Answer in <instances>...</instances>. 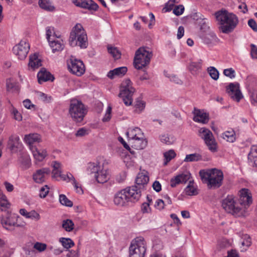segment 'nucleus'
Masks as SVG:
<instances>
[{
	"label": "nucleus",
	"instance_id": "1",
	"mask_svg": "<svg viewBox=\"0 0 257 257\" xmlns=\"http://www.w3.org/2000/svg\"><path fill=\"white\" fill-rule=\"evenodd\" d=\"M215 17L219 24V29L225 34L232 32L238 23L237 16L226 10H221L215 13Z\"/></svg>",
	"mask_w": 257,
	"mask_h": 257
},
{
	"label": "nucleus",
	"instance_id": "2",
	"mask_svg": "<svg viewBox=\"0 0 257 257\" xmlns=\"http://www.w3.org/2000/svg\"><path fill=\"white\" fill-rule=\"evenodd\" d=\"M141 197L140 191L136 187H128L117 192L114 198L115 204L123 206L128 202H136Z\"/></svg>",
	"mask_w": 257,
	"mask_h": 257
},
{
	"label": "nucleus",
	"instance_id": "3",
	"mask_svg": "<svg viewBox=\"0 0 257 257\" xmlns=\"http://www.w3.org/2000/svg\"><path fill=\"white\" fill-rule=\"evenodd\" d=\"M199 175L202 180L206 182L209 188L216 189L222 184L223 174L220 170L215 168L201 170Z\"/></svg>",
	"mask_w": 257,
	"mask_h": 257
},
{
	"label": "nucleus",
	"instance_id": "4",
	"mask_svg": "<svg viewBox=\"0 0 257 257\" xmlns=\"http://www.w3.org/2000/svg\"><path fill=\"white\" fill-rule=\"evenodd\" d=\"M69 42L72 47L79 46L82 49L87 47V35L81 24H77L73 28L70 34Z\"/></svg>",
	"mask_w": 257,
	"mask_h": 257
},
{
	"label": "nucleus",
	"instance_id": "5",
	"mask_svg": "<svg viewBox=\"0 0 257 257\" xmlns=\"http://www.w3.org/2000/svg\"><path fill=\"white\" fill-rule=\"evenodd\" d=\"M87 112V107L81 101L75 98L70 99L69 113L74 121L81 122L83 120Z\"/></svg>",
	"mask_w": 257,
	"mask_h": 257
},
{
	"label": "nucleus",
	"instance_id": "6",
	"mask_svg": "<svg viewBox=\"0 0 257 257\" xmlns=\"http://www.w3.org/2000/svg\"><path fill=\"white\" fill-rule=\"evenodd\" d=\"M222 206L227 213L236 217H245L247 215L245 208L239 206L233 196L228 195L224 199L222 202Z\"/></svg>",
	"mask_w": 257,
	"mask_h": 257
},
{
	"label": "nucleus",
	"instance_id": "7",
	"mask_svg": "<svg viewBox=\"0 0 257 257\" xmlns=\"http://www.w3.org/2000/svg\"><path fill=\"white\" fill-rule=\"evenodd\" d=\"M147 249V242L144 238L139 236L133 239L130 246V257H144Z\"/></svg>",
	"mask_w": 257,
	"mask_h": 257
},
{
	"label": "nucleus",
	"instance_id": "8",
	"mask_svg": "<svg viewBox=\"0 0 257 257\" xmlns=\"http://www.w3.org/2000/svg\"><path fill=\"white\" fill-rule=\"evenodd\" d=\"M152 57L151 52L146 50L144 48H140L135 53L134 65L137 69H141L149 65Z\"/></svg>",
	"mask_w": 257,
	"mask_h": 257
},
{
	"label": "nucleus",
	"instance_id": "9",
	"mask_svg": "<svg viewBox=\"0 0 257 257\" xmlns=\"http://www.w3.org/2000/svg\"><path fill=\"white\" fill-rule=\"evenodd\" d=\"M136 89L132 86V81H122L120 86L119 96L121 97L126 106L131 105L133 102V95Z\"/></svg>",
	"mask_w": 257,
	"mask_h": 257
},
{
	"label": "nucleus",
	"instance_id": "10",
	"mask_svg": "<svg viewBox=\"0 0 257 257\" xmlns=\"http://www.w3.org/2000/svg\"><path fill=\"white\" fill-rule=\"evenodd\" d=\"M199 133L209 150L212 152H216L217 145L212 132L209 129L202 127L199 130Z\"/></svg>",
	"mask_w": 257,
	"mask_h": 257
},
{
	"label": "nucleus",
	"instance_id": "11",
	"mask_svg": "<svg viewBox=\"0 0 257 257\" xmlns=\"http://www.w3.org/2000/svg\"><path fill=\"white\" fill-rule=\"evenodd\" d=\"M68 68L73 74L80 76L84 74L85 71L84 63L80 60L77 59L73 56L67 60Z\"/></svg>",
	"mask_w": 257,
	"mask_h": 257
},
{
	"label": "nucleus",
	"instance_id": "12",
	"mask_svg": "<svg viewBox=\"0 0 257 257\" xmlns=\"http://www.w3.org/2000/svg\"><path fill=\"white\" fill-rule=\"evenodd\" d=\"M30 49V45L26 40H21L20 42L13 48L14 53L19 59L26 58Z\"/></svg>",
	"mask_w": 257,
	"mask_h": 257
},
{
	"label": "nucleus",
	"instance_id": "13",
	"mask_svg": "<svg viewBox=\"0 0 257 257\" xmlns=\"http://www.w3.org/2000/svg\"><path fill=\"white\" fill-rule=\"evenodd\" d=\"M239 202V206L245 208L247 212V208L252 202L251 194L247 189H242L240 191Z\"/></svg>",
	"mask_w": 257,
	"mask_h": 257
},
{
	"label": "nucleus",
	"instance_id": "14",
	"mask_svg": "<svg viewBox=\"0 0 257 257\" xmlns=\"http://www.w3.org/2000/svg\"><path fill=\"white\" fill-rule=\"evenodd\" d=\"M227 91L229 96L236 102H239L243 97L237 83H230L227 88Z\"/></svg>",
	"mask_w": 257,
	"mask_h": 257
},
{
	"label": "nucleus",
	"instance_id": "15",
	"mask_svg": "<svg viewBox=\"0 0 257 257\" xmlns=\"http://www.w3.org/2000/svg\"><path fill=\"white\" fill-rule=\"evenodd\" d=\"M149 181V177L147 172H142L138 174L136 179V185L132 187H136L137 190L140 191L141 196L142 191L144 189Z\"/></svg>",
	"mask_w": 257,
	"mask_h": 257
},
{
	"label": "nucleus",
	"instance_id": "16",
	"mask_svg": "<svg viewBox=\"0 0 257 257\" xmlns=\"http://www.w3.org/2000/svg\"><path fill=\"white\" fill-rule=\"evenodd\" d=\"M24 141L28 145L30 149L31 150L36 148V147L34 146L35 143H39L42 142V137L38 133H31L25 136Z\"/></svg>",
	"mask_w": 257,
	"mask_h": 257
},
{
	"label": "nucleus",
	"instance_id": "17",
	"mask_svg": "<svg viewBox=\"0 0 257 257\" xmlns=\"http://www.w3.org/2000/svg\"><path fill=\"white\" fill-rule=\"evenodd\" d=\"M50 170L48 168H43L37 170L33 175L34 181L37 183H42L44 182L47 177L50 173Z\"/></svg>",
	"mask_w": 257,
	"mask_h": 257
},
{
	"label": "nucleus",
	"instance_id": "18",
	"mask_svg": "<svg viewBox=\"0 0 257 257\" xmlns=\"http://www.w3.org/2000/svg\"><path fill=\"white\" fill-rule=\"evenodd\" d=\"M72 1L76 6L89 10L96 11L98 8L97 4L92 0H72Z\"/></svg>",
	"mask_w": 257,
	"mask_h": 257
},
{
	"label": "nucleus",
	"instance_id": "19",
	"mask_svg": "<svg viewBox=\"0 0 257 257\" xmlns=\"http://www.w3.org/2000/svg\"><path fill=\"white\" fill-rule=\"evenodd\" d=\"M193 113L194 114L193 119L195 122L206 123L209 120L208 114L203 110L194 108Z\"/></svg>",
	"mask_w": 257,
	"mask_h": 257
},
{
	"label": "nucleus",
	"instance_id": "20",
	"mask_svg": "<svg viewBox=\"0 0 257 257\" xmlns=\"http://www.w3.org/2000/svg\"><path fill=\"white\" fill-rule=\"evenodd\" d=\"M190 176L191 174L188 172L178 175L171 179L170 186L175 187L179 184L185 183L189 180Z\"/></svg>",
	"mask_w": 257,
	"mask_h": 257
},
{
	"label": "nucleus",
	"instance_id": "21",
	"mask_svg": "<svg viewBox=\"0 0 257 257\" xmlns=\"http://www.w3.org/2000/svg\"><path fill=\"white\" fill-rule=\"evenodd\" d=\"M128 142L133 148L137 150L143 149L147 145V141L144 138V137L135 139H128Z\"/></svg>",
	"mask_w": 257,
	"mask_h": 257
},
{
	"label": "nucleus",
	"instance_id": "22",
	"mask_svg": "<svg viewBox=\"0 0 257 257\" xmlns=\"http://www.w3.org/2000/svg\"><path fill=\"white\" fill-rule=\"evenodd\" d=\"M98 183H104L107 182L109 179V173L107 169H105L101 167L94 176Z\"/></svg>",
	"mask_w": 257,
	"mask_h": 257
},
{
	"label": "nucleus",
	"instance_id": "23",
	"mask_svg": "<svg viewBox=\"0 0 257 257\" xmlns=\"http://www.w3.org/2000/svg\"><path fill=\"white\" fill-rule=\"evenodd\" d=\"M127 69L126 67H120L110 70L107 73V77L111 79L115 78L116 77H121L127 72Z\"/></svg>",
	"mask_w": 257,
	"mask_h": 257
},
{
	"label": "nucleus",
	"instance_id": "24",
	"mask_svg": "<svg viewBox=\"0 0 257 257\" xmlns=\"http://www.w3.org/2000/svg\"><path fill=\"white\" fill-rule=\"evenodd\" d=\"M201 38L206 44H214L217 41V37L214 33L211 31H209L207 33H201Z\"/></svg>",
	"mask_w": 257,
	"mask_h": 257
},
{
	"label": "nucleus",
	"instance_id": "25",
	"mask_svg": "<svg viewBox=\"0 0 257 257\" xmlns=\"http://www.w3.org/2000/svg\"><path fill=\"white\" fill-rule=\"evenodd\" d=\"M126 135L128 139H135L140 137H144V135L142 130L138 127H130L127 130Z\"/></svg>",
	"mask_w": 257,
	"mask_h": 257
},
{
	"label": "nucleus",
	"instance_id": "26",
	"mask_svg": "<svg viewBox=\"0 0 257 257\" xmlns=\"http://www.w3.org/2000/svg\"><path fill=\"white\" fill-rule=\"evenodd\" d=\"M35 159L38 162H42L47 156L46 149L38 150L36 147L31 150Z\"/></svg>",
	"mask_w": 257,
	"mask_h": 257
},
{
	"label": "nucleus",
	"instance_id": "27",
	"mask_svg": "<svg viewBox=\"0 0 257 257\" xmlns=\"http://www.w3.org/2000/svg\"><path fill=\"white\" fill-rule=\"evenodd\" d=\"M38 80H54V76L45 68H42L37 74Z\"/></svg>",
	"mask_w": 257,
	"mask_h": 257
},
{
	"label": "nucleus",
	"instance_id": "28",
	"mask_svg": "<svg viewBox=\"0 0 257 257\" xmlns=\"http://www.w3.org/2000/svg\"><path fill=\"white\" fill-rule=\"evenodd\" d=\"M19 213L27 218L36 220H39L40 219V214L34 210L28 212L25 209L22 208L20 210Z\"/></svg>",
	"mask_w": 257,
	"mask_h": 257
},
{
	"label": "nucleus",
	"instance_id": "29",
	"mask_svg": "<svg viewBox=\"0 0 257 257\" xmlns=\"http://www.w3.org/2000/svg\"><path fill=\"white\" fill-rule=\"evenodd\" d=\"M41 60L38 58V54L35 53L30 56L28 64L29 68L34 70L41 66Z\"/></svg>",
	"mask_w": 257,
	"mask_h": 257
},
{
	"label": "nucleus",
	"instance_id": "30",
	"mask_svg": "<svg viewBox=\"0 0 257 257\" xmlns=\"http://www.w3.org/2000/svg\"><path fill=\"white\" fill-rule=\"evenodd\" d=\"M17 216L15 215H10L6 218H3L1 219V223L2 225L4 226H6L5 227L7 228V226H20V225L18 224L16 222V218Z\"/></svg>",
	"mask_w": 257,
	"mask_h": 257
},
{
	"label": "nucleus",
	"instance_id": "31",
	"mask_svg": "<svg viewBox=\"0 0 257 257\" xmlns=\"http://www.w3.org/2000/svg\"><path fill=\"white\" fill-rule=\"evenodd\" d=\"M248 158L252 166L257 167V145L251 147Z\"/></svg>",
	"mask_w": 257,
	"mask_h": 257
},
{
	"label": "nucleus",
	"instance_id": "32",
	"mask_svg": "<svg viewBox=\"0 0 257 257\" xmlns=\"http://www.w3.org/2000/svg\"><path fill=\"white\" fill-rule=\"evenodd\" d=\"M49 43L53 52L61 51L64 48V44L62 40H58L56 39H54L50 41Z\"/></svg>",
	"mask_w": 257,
	"mask_h": 257
},
{
	"label": "nucleus",
	"instance_id": "33",
	"mask_svg": "<svg viewBox=\"0 0 257 257\" xmlns=\"http://www.w3.org/2000/svg\"><path fill=\"white\" fill-rule=\"evenodd\" d=\"M101 166H100L99 163H89L87 164L86 171L89 174H94L95 176L96 174L99 171Z\"/></svg>",
	"mask_w": 257,
	"mask_h": 257
},
{
	"label": "nucleus",
	"instance_id": "34",
	"mask_svg": "<svg viewBox=\"0 0 257 257\" xmlns=\"http://www.w3.org/2000/svg\"><path fill=\"white\" fill-rule=\"evenodd\" d=\"M52 166L53 167L52 177L57 178L59 176H60L61 173V164L57 161H53L52 163Z\"/></svg>",
	"mask_w": 257,
	"mask_h": 257
},
{
	"label": "nucleus",
	"instance_id": "35",
	"mask_svg": "<svg viewBox=\"0 0 257 257\" xmlns=\"http://www.w3.org/2000/svg\"><path fill=\"white\" fill-rule=\"evenodd\" d=\"M64 248L68 250L74 245V241L70 238L61 237L59 240Z\"/></svg>",
	"mask_w": 257,
	"mask_h": 257
},
{
	"label": "nucleus",
	"instance_id": "36",
	"mask_svg": "<svg viewBox=\"0 0 257 257\" xmlns=\"http://www.w3.org/2000/svg\"><path fill=\"white\" fill-rule=\"evenodd\" d=\"M230 245L229 241L224 238L218 241L216 245V248L215 250V253H217L220 251L222 249H224Z\"/></svg>",
	"mask_w": 257,
	"mask_h": 257
},
{
	"label": "nucleus",
	"instance_id": "37",
	"mask_svg": "<svg viewBox=\"0 0 257 257\" xmlns=\"http://www.w3.org/2000/svg\"><path fill=\"white\" fill-rule=\"evenodd\" d=\"M39 5L41 8L47 11H52L54 10V7L52 5L50 0H39Z\"/></svg>",
	"mask_w": 257,
	"mask_h": 257
},
{
	"label": "nucleus",
	"instance_id": "38",
	"mask_svg": "<svg viewBox=\"0 0 257 257\" xmlns=\"http://www.w3.org/2000/svg\"><path fill=\"white\" fill-rule=\"evenodd\" d=\"M10 207V204L5 195L0 190V211H5Z\"/></svg>",
	"mask_w": 257,
	"mask_h": 257
},
{
	"label": "nucleus",
	"instance_id": "39",
	"mask_svg": "<svg viewBox=\"0 0 257 257\" xmlns=\"http://www.w3.org/2000/svg\"><path fill=\"white\" fill-rule=\"evenodd\" d=\"M19 140V137L16 136H12L9 138L8 146L12 150L18 147Z\"/></svg>",
	"mask_w": 257,
	"mask_h": 257
},
{
	"label": "nucleus",
	"instance_id": "40",
	"mask_svg": "<svg viewBox=\"0 0 257 257\" xmlns=\"http://www.w3.org/2000/svg\"><path fill=\"white\" fill-rule=\"evenodd\" d=\"M202 160V156L198 153L187 155L184 160L185 162H197Z\"/></svg>",
	"mask_w": 257,
	"mask_h": 257
},
{
	"label": "nucleus",
	"instance_id": "41",
	"mask_svg": "<svg viewBox=\"0 0 257 257\" xmlns=\"http://www.w3.org/2000/svg\"><path fill=\"white\" fill-rule=\"evenodd\" d=\"M223 139L229 142H233L235 140V133L233 130L226 131L222 135Z\"/></svg>",
	"mask_w": 257,
	"mask_h": 257
},
{
	"label": "nucleus",
	"instance_id": "42",
	"mask_svg": "<svg viewBox=\"0 0 257 257\" xmlns=\"http://www.w3.org/2000/svg\"><path fill=\"white\" fill-rule=\"evenodd\" d=\"M19 161L25 169L28 168L30 166V158L29 156L26 154L22 155L19 158Z\"/></svg>",
	"mask_w": 257,
	"mask_h": 257
},
{
	"label": "nucleus",
	"instance_id": "43",
	"mask_svg": "<svg viewBox=\"0 0 257 257\" xmlns=\"http://www.w3.org/2000/svg\"><path fill=\"white\" fill-rule=\"evenodd\" d=\"M46 37L47 40L49 42L54 39L58 38L59 37L55 34L53 27H48L46 28Z\"/></svg>",
	"mask_w": 257,
	"mask_h": 257
},
{
	"label": "nucleus",
	"instance_id": "44",
	"mask_svg": "<svg viewBox=\"0 0 257 257\" xmlns=\"http://www.w3.org/2000/svg\"><path fill=\"white\" fill-rule=\"evenodd\" d=\"M186 194L188 195H195L197 194L196 188L193 185V182L189 181V183L185 189Z\"/></svg>",
	"mask_w": 257,
	"mask_h": 257
},
{
	"label": "nucleus",
	"instance_id": "45",
	"mask_svg": "<svg viewBox=\"0 0 257 257\" xmlns=\"http://www.w3.org/2000/svg\"><path fill=\"white\" fill-rule=\"evenodd\" d=\"M62 227L68 232L71 231L74 229V223L71 219H66L63 221Z\"/></svg>",
	"mask_w": 257,
	"mask_h": 257
},
{
	"label": "nucleus",
	"instance_id": "46",
	"mask_svg": "<svg viewBox=\"0 0 257 257\" xmlns=\"http://www.w3.org/2000/svg\"><path fill=\"white\" fill-rule=\"evenodd\" d=\"M107 50L108 52L115 59H118L120 58L121 53L116 47L108 46L107 47Z\"/></svg>",
	"mask_w": 257,
	"mask_h": 257
},
{
	"label": "nucleus",
	"instance_id": "47",
	"mask_svg": "<svg viewBox=\"0 0 257 257\" xmlns=\"http://www.w3.org/2000/svg\"><path fill=\"white\" fill-rule=\"evenodd\" d=\"M160 140L162 143L169 145L174 143L175 139L173 137L168 135H163L160 137Z\"/></svg>",
	"mask_w": 257,
	"mask_h": 257
},
{
	"label": "nucleus",
	"instance_id": "48",
	"mask_svg": "<svg viewBox=\"0 0 257 257\" xmlns=\"http://www.w3.org/2000/svg\"><path fill=\"white\" fill-rule=\"evenodd\" d=\"M146 105L145 102L139 99H138L135 105V111L137 113H141L145 108Z\"/></svg>",
	"mask_w": 257,
	"mask_h": 257
},
{
	"label": "nucleus",
	"instance_id": "49",
	"mask_svg": "<svg viewBox=\"0 0 257 257\" xmlns=\"http://www.w3.org/2000/svg\"><path fill=\"white\" fill-rule=\"evenodd\" d=\"M59 202L62 205L68 207H71L73 206L72 202L68 199L66 195L64 194H60L59 195Z\"/></svg>",
	"mask_w": 257,
	"mask_h": 257
},
{
	"label": "nucleus",
	"instance_id": "50",
	"mask_svg": "<svg viewBox=\"0 0 257 257\" xmlns=\"http://www.w3.org/2000/svg\"><path fill=\"white\" fill-rule=\"evenodd\" d=\"M207 71L210 77L214 80H216L219 78V72L214 67H209L207 68Z\"/></svg>",
	"mask_w": 257,
	"mask_h": 257
},
{
	"label": "nucleus",
	"instance_id": "51",
	"mask_svg": "<svg viewBox=\"0 0 257 257\" xmlns=\"http://www.w3.org/2000/svg\"><path fill=\"white\" fill-rule=\"evenodd\" d=\"M200 69L201 63L199 62H191L189 66V69L193 74H196Z\"/></svg>",
	"mask_w": 257,
	"mask_h": 257
},
{
	"label": "nucleus",
	"instance_id": "52",
	"mask_svg": "<svg viewBox=\"0 0 257 257\" xmlns=\"http://www.w3.org/2000/svg\"><path fill=\"white\" fill-rule=\"evenodd\" d=\"M164 156L165 159L164 165H166L169 161H170L172 159H173L176 156V153L173 150H169L168 152H165L164 154Z\"/></svg>",
	"mask_w": 257,
	"mask_h": 257
},
{
	"label": "nucleus",
	"instance_id": "53",
	"mask_svg": "<svg viewBox=\"0 0 257 257\" xmlns=\"http://www.w3.org/2000/svg\"><path fill=\"white\" fill-rule=\"evenodd\" d=\"M68 178L72 180V183L74 186L76 191L80 194L82 193L83 190L81 186L78 182H77L74 176L72 175H70L69 177H68Z\"/></svg>",
	"mask_w": 257,
	"mask_h": 257
},
{
	"label": "nucleus",
	"instance_id": "54",
	"mask_svg": "<svg viewBox=\"0 0 257 257\" xmlns=\"http://www.w3.org/2000/svg\"><path fill=\"white\" fill-rule=\"evenodd\" d=\"M11 114L13 116V118L18 121H21L22 119V116L20 112L18 111V110L12 106L11 109Z\"/></svg>",
	"mask_w": 257,
	"mask_h": 257
},
{
	"label": "nucleus",
	"instance_id": "55",
	"mask_svg": "<svg viewBox=\"0 0 257 257\" xmlns=\"http://www.w3.org/2000/svg\"><path fill=\"white\" fill-rule=\"evenodd\" d=\"M34 248L39 252H42L46 249L47 244L44 243L37 242L34 244Z\"/></svg>",
	"mask_w": 257,
	"mask_h": 257
},
{
	"label": "nucleus",
	"instance_id": "56",
	"mask_svg": "<svg viewBox=\"0 0 257 257\" xmlns=\"http://www.w3.org/2000/svg\"><path fill=\"white\" fill-rule=\"evenodd\" d=\"M141 211L143 213H149L151 212V208L149 202H144L141 206Z\"/></svg>",
	"mask_w": 257,
	"mask_h": 257
},
{
	"label": "nucleus",
	"instance_id": "57",
	"mask_svg": "<svg viewBox=\"0 0 257 257\" xmlns=\"http://www.w3.org/2000/svg\"><path fill=\"white\" fill-rule=\"evenodd\" d=\"M49 191V188L47 185L42 187L40 190L39 196L42 198L46 197Z\"/></svg>",
	"mask_w": 257,
	"mask_h": 257
},
{
	"label": "nucleus",
	"instance_id": "58",
	"mask_svg": "<svg viewBox=\"0 0 257 257\" xmlns=\"http://www.w3.org/2000/svg\"><path fill=\"white\" fill-rule=\"evenodd\" d=\"M89 133V131L88 129H86L84 127L79 128L75 134L76 137H82L87 135Z\"/></svg>",
	"mask_w": 257,
	"mask_h": 257
},
{
	"label": "nucleus",
	"instance_id": "59",
	"mask_svg": "<svg viewBox=\"0 0 257 257\" xmlns=\"http://www.w3.org/2000/svg\"><path fill=\"white\" fill-rule=\"evenodd\" d=\"M223 74L230 79L235 77V71L232 68L225 69L223 70Z\"/></svg>",
	"mask_w": 257,
	"mask_h": 257
},
{
	"label": "nucleus",
	"instance_id": "60",
	"mask_svg": "<svg viewBox=\"0 0 257 257\" xmlns=\"http://www.w3.org/2000/svg\"><path fill=\"white\" fill-rule=\"evenodd\" d=\"M7 89L9 91H15L18 90V87L15 81H8L7 83Z\"/></svg>",
	"mask_w": 257,
	"mask_h": 257
},
{
	"label": "nucleus",
	"instance_id": "61",
	"mask_svg": "<svg viewBox=\"0 0 257 257\" xmlns=\"http://www.w3.org/2000/svg\"><path fill=\"white\" fill-rule=\"evenodd\" d=\"M154 74L151 72H147L146 71H143V74L141 75V80H147L153 78Z\"/></svg>",
	"mask_w": 257,
	"mask_h": 257
},
{
	"label": "nucleus",
	"instance_id": "62",
	"mask_svg": "<svg viewBox=\"0 0 257 257\" xmlns=\"http://www.w3.org/2000/svg\"><path fill=\"white\" fill-rule=\"evenodd\" d=\"M184 11V7L183 5H179L175 7L173 10V13L176 16L182 15Z\"/></svg>",
	"mask_w": 257,
	"mask_h": 257
},
{
	"label": "nucleus",
	"instance_id": "63",
	"mask_svg": "<svg viewBox=\"0 0 257 257\" xmlns=\"http://www.w3.org/2000/svg\"><path fill=\"white\" fill-rule=\"evenodd\" d=\"M111 107L108 106L106 109L105 114L102 119L103 122L108 121L111 118Z\"/></svg>",
	"mask_w": 257,
	"mask_h": 257
},
{
	"label": "nucleus",
	"instance_id": "64",
	"mask_svg": "<svg viewBox=\"0 0 257 257\" xmlns=\"http://www.w3.org/2000/svg\"><path fill=\"white\" fill-rule=\"evenodd\" d=\"M165 203L162 199H158L155 203V207L159 210H162L164 208Z\"/></svg>",
	"mask_w": 257,
	"mask_h": 257
}]
</instances>
